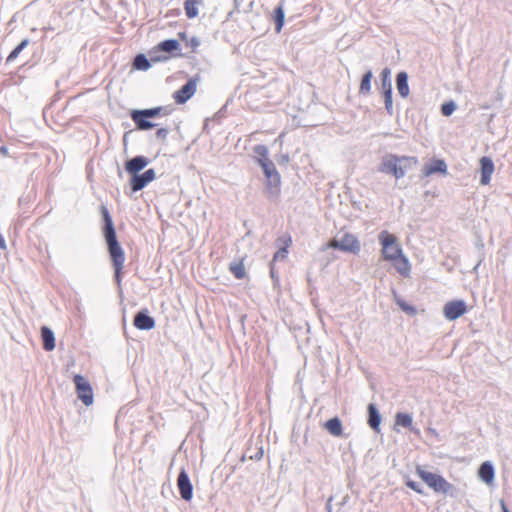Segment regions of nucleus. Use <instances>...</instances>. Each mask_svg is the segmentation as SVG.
Instances as JSON below:
<instances>
[{"label": "nucleus", "mask_w": 512, "mask_h": 512, "mask_svg": "<svg viewBox=\"0 0 512 512\" xmlns=\"http://www.w3.org/2000/svg\"><path fill=\"white\" fill-rule=\"evenodd\" d=\"M324 427L335 437H340L343 434L342 422L338 417H333L326 421Z\"/></svg>", "instance_id": "nucleus-24"}, {"label": "nucleus", "mask_w": 512, "mask_h": 512, "mask_svg": "<svg viewBox=\"0 0 512 512\" xmlns=\"http://www.w3.org/2000/svg\"><path fill=\"white\" fill-rule=\"evenodd\" d=\"M406 485L414 490L415 492L419 493V494H422L423 493V490H422V487L421 485L418 483V482H415V481H412V480H409L407 481Z\"/></svg>", "instance_id": "nucleus-38"}, {"label": "nucleus", "mask_w": 512, "mask_h": 512, "mask_svg": "<svg viewBox=\"0 0 512 512\" xmlns=\"http://www.w3.org/2000/svg\"><path fill=\"white\" fill-rule=\"evenodd\" d=\"M392 262L394 263V267L399 274L405 277L409 275L411 266L408 258L403 253L402 256H399V258H397V261Z\"/></svg>", "instance_id": "nucleus-25"}, {"label": "nucleus", "mask_w": 512, "mask_h": 512, "mask_svg": "<svg viewBox=\"0 0 512 512\" xmlns=\"http://www.w3.org/2000/svg\"><path fill=\"white\" fill-rule=\"evenodd\" d=\"M134 326L139 330H151L155 326V320L146 309L138 311L133 320Z\"/></svg>", "instance_id": "nucleus-13"}, {"label": "nucleus", "mask_w": 512, "mask_h": 512, "mask_svg": "<svg viewBox=\"0 0 512 512\" xmlns=\"http://www.w3.org/2000/svg\"><path fill=\"white\" fill-rule=\"evenodd\" d=\"M417 474L435 492L446 494L452 488V485L441 475L426 471L420 467L417 468Z\"/></svg>", "instance_id": "nucleus-7"}, {"label": "nucleus", "mask_w": 512, "mask_h": 512, "mask_svg": "<svg viewBox=\"0 0 512 512\" xmlns=\"http://www.w3.org/2000/svg\"><path fill=\"white\" fill-rule=\"evenodd\" d=\"M378 240L382 245V255L385 260L397 261L399 256H402V248L397 243L395 235L383 230L378 235Z\"/></svg>", "instance_id": "nucleus-4"}, {"label": "nucleus", "mask_w": 512, "mask_h": 512, "mask_svg": "<svg viewBox=\"0 0 512 512\" xmlns=\"http://www.w3.org/2000/svg\"><path fill=\"white\" fill-rule=\"evenodd\" d=\"M494 169L495 166L490 157L484 156L480 159V183L482 185H488L490 183Z\"/></svg>", "instance_id": "nucleus-14"}, {"label": "nucleus", "mask_w": 512, "mask_h": 512, "mask_svg": "<svg viewBox=\"0 0 512 512\" xmlns=\"http://www.w3.org/2000/svg\"><path fill=\"white\" fill-rule=\"evenodd\" d=\"M282 160H283V161H288V160H289V157H288L287 155H285V156H283V157H282Z\"/></svg>", "instance_id": "nucleus-47"}, {"label": "nucleus", "mask_w": 512, "mask_h": 512, "mask_svg": "<svg viewBox=\"0 0 512 512\" xmlns=\"http://www.w3.org/2000/svg\"><path fill=\"white\" fill-rule=\"evenodd\" d=\"M270 273H271V277H272V278H274V277H275V272H274L273 267H271V269H270Z\"/></svg>", "instance_id": "nucleus-46"}, {"label": "nucleus", "mask_w": 512, "mask_h": 512, "mask_svg": "<svg viewBox=\"0 0 512 512\" xmlns=\"http://www.w3.org/2000/svg\"><path fill=\"white\" fill-rule=\"evenodd\" d=\"M277 243L283 245L278 249V251L273 256V261L283 260L288 255V247L292 243L290 236H281L277 239Z\"/></svg>", "instance_id": "nucleus-22"}, {"label": "nucleus", "mask_w": 512, "mask_h": 512, "mask_svg": "<svg viewBox=\"0 0 512 512\" xmlns=\"http://www.w3.org/2000/svg\"><path fill=\"white\" fill-rule=\"evenodd\" d=\"M41 338H42V344L43 348L46 351H52L55 348V336L53 331L47 327L43 326L41 327Z\"/></svg>", "instance_id": "nucleus-21"}, {"label": "nucleus", "mask_w": 512, "mask_h": 512, "mask_svg": "<svg viewBox=\"0 0 512 512\" xmlns=\"http://www.w3.org/2000/svg\"><path fill=\"white\" fill-rule=\"evenodd\" d=\"M373 78V73L371 70H368L361 79L359 93L362 95H368L371 92V81Z\"/></svg>", "instance_id": "nucleus-29"}, {"label": "nucleus", "mask_w": 512, "mask_h": 512, "mask_svg": "<svg viewBox=\"0 0 512 512\" xmlns=\"http://www.w3.org/2000/svg\"><path fill=\"white\" fill-rule=\"evenodd\" d=\"M187 45L190 46L192 50H195L200 45V41L197 37H192L187 42Z\"/></svg>", "instance_id": "nucleus-40"}, {"label": "nucleus", "mask_w": 512, "mask_h": 512, "mask_svg": "<svg viewBox=\"0 0 512 512\" xmlns=\"http://www.w3.org/2000/svg\"><path fill=\"white\" fill-rule=\"evenodd\" d=\"M396 88L399 95L402 98H407L410 93L408 84V74L405 71H401L396 75Z\"/></svg>", "instance_id": "nucleus-19"}, {"label": "nucleus", "mask_w": 512, "mask_h": 512, "mask_svg": "<svg viewBox=\"0 0 512 512\" xmlns=\"http://www.w3.org/2000/svg\"><path fill=\"white\" fill-rule=\"evenodd\" d=\"M5 248H6L5 240H4L3 236L0 234V249H5Z\"/></svg>", "instance_id": "nucleus-44"}, {"label": "nucleus", "mask_w": 512, "mask_h": 512, "mask_svg": "<svg viewBox=\"0 0 512 512\" xmlns=\"http://www.w3.org/2000/svg\"><path fill=\"white\" fill-rule=\"evenodd\" d=\"M395 423L404 428H412L413 418L408 413L399 412L396 414Z\"/></svg>", "instance_id": "nucleus-31"}, {"label": "nucleus", "mask_w": 512, "mask_h": 512, "mask_svg": "<svg viewBox=\"0 0 512 512\" xmlns=\"http://www.w3.org/2000/svg\"><path fill=\"white\" fill-rule=\"evenodd\" d=\"M169 134V129L167 128H159L156 133H155V136L157 139L159 140H166L167 136Z\"/></svg>", "instance_id": "nucleus-37"}, {"label": "nucleus", "mask_w": 512, "mask_h": 512, "mask_svg": "<svg viewBox=\"0 0 512 512\" xmlns=\"http://www.w3.org/2000/svg\"><path fill=\"white\" fill-rule=\"evenodd\" d=\"M284 1L282 0L280 4L274 9V22L276 26V31L280 32L285 21V12H284Z\"/></svg>", "instance_id": "nucleus-26"}, {"label": "nucleus", "mask_w": 512, "mask_h": 512, "mask_svg": "<svg viewBox=\"0 0 512 512\" xmlns=\"http://www.w3.org/2000/svg\"><path fill=\"white\" fill-rule=\"evenodd\" d=\"M149 182L144 178V174H135L131 176L130 186L133 192L142 190Z\"/></svg>", "instance_id": "nucleus-28"}, {"label": "nucleus", "mask_w": 512, "mask_h": 512, "mask_svg": "<svg viewBox=\"0 0 512 512\" xmlns=\"http://www.w3.org/2000/svg\"><path fill=\"white\" fill-rule=\"evenodd\" d=\"M467 311V305L463 300H453L447 302L443 308V314L446 319L452 321L456 320Z\"/></svg>", "instance_id": "nucleus-10"}, {"label": "nucleus", "mask_w": 512, "mask_h": 512, "mask_svg": "<svg viewBox=\"0 0 512 512\" xmlns=\"http://www.w3.org/2000/svg\"><path fill=\"white\" fill-rule=\"evenodd\" d=\"M127 135H128V133H125V135H124V141H126Z\"/></svg>", "instance_id": "nucleus-48"}, {"label": "nucleus", "mask_w": 512, "mask_h": 512, "mask_svg": "<svg viewBox=\"0 0 512 512\" xmlns=\"http://www.w3.org/2000/svg\"><path fill=\"white\" fill-rule=\"evenodd\" d=\"M327 248L357 254L361 250V245L359 240L353 234L345 233L340 238L335 237L331 239L327 244Z\"/></svg>", "instance_id": "nucleus-6"}, {"label": "nucleus", "mask_w": 512, "mask_h": 512, "mask_svg": "<svg viewBox=\"0 0 512 512\" xmlns=\"http://www.w3.org/2000/svg\"><path fill=\"white\" fill-rule=\"evenodd\" d=\"M100 213L103 221V235L104 238H111L116 235L114 223L108 208L105 205L100 206Z\"/></svg>", "instance_id": "nucleus-15"}, {"label": "nucleus", "mask_w": 512, "mask_h": 512, "mask_svg": "<svg viewBox=\"0 0 512 512\" xmlns=\"http://www.w3.org/2000/svg\"><path fill=\"white\" fill-rule=\"evenodd\" d=\"M398 306L401 308V310L403 312H405L406 314L408 315H415L416 314V308L408 303H406L405 301H403L402 299L398 298L396 300Z\"/></svg>", "instance_id": "nucleus-36"}, {"label": "nucleus", "mask_w": 512, "mask_h": 512, "mask_svg": "<svg viewBox=\"0 0 512 512\" xmlns=\"http://www.w3.org/2000/svg\"><path fill=\"white\" fill-rule=\"evenodd\" d=\"M368 411V425L374 431H379L381 424V415L375 404L370 403L367 407Z\"/></svg>", "instance_id": "nucleus-20"}, {"label": "nucleus", "mask_w": 512, "mask_h": 512, "mask_svg": "<svg viewBox=\"0 0 512 512\" xmlns=\"http://www.w3.org/2000/svg\"><path fill=\"white\" fill-rule=\"evenodd\" d=\"M478 476L486 484H492L495 479L494 466L490 461L483 462L478 469Z\"/></svg>", "instance_id": "nucleus-17"}, {"label": "nucleus", "mask_w": 512, "mask_h": 512, "mask_svg": "<svg viewBox=\"0 0 512 512\" xmlns=\"http://www.w3.org/2000/svg\"><path fill=\"white\" fill-rule=\"evenodd\" d=\"M29 39L28 38H25L23 39L11 52L10 54L8 55L7 59H6V62L9 63V62H12L14 61L18 56L19 54L28 46L29 44Z\"/></svg>", "instance_id": "nucleus-32"}, {"label": "nucleus", "mask_w": 512, "mask_h": 512, "mask_svg": "<svg viewBox=\"0 0 512 512\" xmlns=\"http://www.w3.org/2000/svg\"><path fill=\"white\" fill-rule=\"evenodd\" d=\"M333 500V497H329V499L327 500V503H326V512H332V505H331V502Z\"/></svg>", "instance_id": "nucleus-41"}, {"label": "nucleus", "mask_w": 512, "mask_h": 512, "mask_svg": "<svg viewBox=\"0 0 512 512\" xmlns=\"http://www.w3.org/2000/svg\"><path fill=\"white\" fill-rule=\"evenodd\" d=\"M77 396L84 405L90 406L94 401L92 387L89 381L82 375L76 374L73 378Z\"/></svg>", "instance_id": "nucleus-8"}, {"label": "nucleus", "mask_w": 512, "mask_h": 512, "mask_svg": "<svg viewBox=\"0 0 512 512\" xmlns=\"http://www.w3.org/2000/svg\"><path fill=\"white\" fill-rule=\"evenodd\" d=\"M0 152L3 153V154H6L7 153V148L6 147H1L0 148Z\"/></svg>", "instance_id": "nucleus-45"}, {"label": "nucleus", "mask_w": 512, "mask_h": 512, "mask_svg": "<svg viewBox=\"0 0 512 512\" xmlns=\"http://www.w3.org/2000/svg\"><path fill=\"white\" fill-rule=\"evenodd\" d=\"M456 103L454 101H447L441 105V113L444 116H450L456 110Z\"/></svg>", "instance_id": "nucleus-35"}, {"label": "nucleus", "mask_w": 512, "mask_h": 512, "mask_svg": "<svg viewBox=\"0 0 512 512\" xmlns=\"http://www.w3.org/2000/svg\"><path fill=\"white\" fill-rule=\"evenodd\" d=\"M203 0H185L184 9L186 16L189 19H193L198 15L197 5L201 4Z\"/></svg>", "instance_id": "nucleus-30"}, {"label": "nucleus", "mask_w": 512, "mask_h": 512, "mask_svg": "<svg viewBox=\"0 0 512 512\" xmlns=\"http://www.w3.org/2000/svg\"><path fill=\"white\" fill-rule=\"evenodd\" d=\"M418 160L416 157L411 156H398L395 154H386L382 157L378 166V171L392 175L395 179L403 178L407 171L416 166Z\"/></svg>", "instance_id": "nucleus-2"}, {"label": "nucleus", "mask_w": 512, "mask_h": 512, "mask_svg": "<svg viewBox=\"0 0 512 512\" xmlns=\"http://www.w3.org/2000/svg\"><path fill=\"white\" fill-rule=\"evenodd\" d=\"M500 506H501L502 512H510V510L508 509V507L503 499L500 500Z\"/></svg>", "instance_id": "nucleus-42"}, {"label": "nucleus", "mask_w": 512, "mask_h": 512, "mask_svg": "<svg viewBox=\"0 0 512 512\" xmlns=\"http://www.w3.org/2000/svg\"><path fill=\"white\" fill-rule=\"evenodd\" d=\"M254 153L266 177L267 190L271 197H276L280 191L281 178L274 163L268 157V148L265 145H256L254 147Z\"/></svg>", "instance_id": "nucleus-1"}, {"label": "nucleus", "mask_w": 512, "mask_h": 512, "mask_svg": "<svg viewBox=\"0 0 512 512\" xmlns=\"http://www.w3.org/2000/svg\"><path fill=\"white\" fill-rule=\"evenodd\" d=\"M108 252L110 258L112 260L113 268L115 271V278L119 282L120 281V272L123 268V264L125 261L124 251L117 240V236L111 238H105Z\"/></svg>", "instance_id": "nucleus-5"}, {"label": "nucleus", "mask_w": 512, "mask_h": 512, "mask_svg": "<svg viewBox=\"0 0 512 512\" xmlns=\"http://www.w3.org/2000/svg\"><path fill=\"white\" fill-rule=\"evenodd\" d=\"M156 50L158 52H165L168 54H173L177 51H180V43L176 39H166L161 41L157 46Z\"/></svg>", "instance_id": "nucleus-23"}, {"label": "nucleus", "mask_w": 512, "mask_h": 512, "mask_svg": "<svg viewBox=\"0 0 512 512\" xmlns=\"http://www.w3.org/2000/svg\"><path fill=\"white\" fill-rule=\"evenodd\" d=\"M262 456H263V450H262V449H260V450L255 454V456H252L251 458H254V459H256V460H260V459L262 458Z\"/></svg>", "instance_id": "nucleus-43"}, {"label": "nucleus", "mask_w": 512, "mask_h": 512, "mask_svg": "<svg viewBox=\"0 0 512 512\" xmlns=\"http://www.w3.org/2000/svg\"><path fill=\"white\" fill-rule=\"evenodd\" d=\"M168 56H155L150 53V60L144 54H137L133 60V68L140 71H146L150 68L151 62H159L168 60Z\"/></svg>", "instance_id": "nucleus-12"}, {"label": "nucleus", "mask_w": 512, "mask_h": 512, "mask_svg": "<svg viewBox=\"0 0 512 512\" xmlns=\"http://www.w3.org/2000/svg\"><path fill=\"white\" fill-rule=\"evenodd\" d=\"M382 94H383V97H384L385 109H386L387 113L390 116H392L393 113H394L393 99H392V89L391 90H387V91H382Z\"/></svg>", "instance_id": "nucleus-33"}, {"label": "nucleus", "mask_w": 512, "mask_h": 512, "mask_svg": "<svg viewBox=\"0 0 512 512\" xmlns=\"http://www.w3.org/2000/svg\"><path fill=\"white\" fill-rule=\"evenodd\" d=\"M198 76L190 78L179 90L175 91L173 98L177 104L186 103L196 92Z\"/></svg>", "instance_id": "nucleus-9"}, {"label": "nucleus", "mask_w": 512, "mask_h": 512, "mask_svg": "<svg viewBox=\"0 0 512 512\" xmlns=\"http://www.w3.org/2000/svg\"><path fill=\"white\" fill-rule=\"evenodd\" d=\"M435 173L443 175L447 174V165L442 159H434L431 164L425 165L423 168L424 176H430Z\"/></svg>", "instance_id": "nucleus-18"}, {"label": "nucleus", "mask_w": 512, "mask_h": 512, "mask_svg": "<svg viewBox=\"0 0 512 512\" xmlns=\"http://www.w3.org/2000/svg\"><path fill=\"white\" fill-rule=\"evenodd\" d=\"M143 174L144 178H146L149 183L152 182L156 176L154 169H148Z\"/></svg>", "instance_id": "nucleus-39"}, {"label": "nucleus", "mask_w": 512, "mask_h": 512, "mask_svg": "<svg viewBox=\"0 0 512 512\" xmlns=\"http://www.w3.org/2000/svg\"><path fill=\"white\" fill-rule=\"evenodd\" d=\"M162 113L165 115L168 114L167 108L158 106L147 109L132 110L130 112V117L138 130L146 131L157 126V124L150 121V119L155 118Z\"/></svg>", "instance_id": "nucleus-3"}, {"label": "nucleus", "mask_w": 512, "mask_h": 512, "mask_svg": "<svg viewBox=\"0 0 512 512\" xmlns=\"http://www.w3.org/2000/svg\"><path fill=\"white\" fill-rule=\"evenodd\" d=\"M378 88L381 92L392 89L391 70L388 67L384 68L380 74V83Z\"/></svg>", "instance_id": "nucleus-27"}, {"label": "nucleus", "mask_w": 512, "mask_h": 512, "mask_svg": "<svg viewBox=\"0 0 512 512\" xmlns=\"http://www.w3.org/2000/svg\"><path fill=\"white\" fill-rule=\"evenodd\" d=\"M230 271L237 279H242L245 276V269L242 262H235L230 264Z\"/></svg>", "instance_id": "nucleus-34"}, {"label": "nucleus", "mask_w": 512, "mask_h": 512, "mask_svg": "<svg viewBox=\"0 0 512 512\" xmlns=\"http://www.w3.org/2000/svg\"><path fill=\"white\" fill-rule=\"evenodd\" d=\"M148 159L145 156H135L125 162V170L132 176L138 174L148 165Z\"/></svg>", "instance_id": "nucleus-16"}, {"label": "nucleus", "mask_w": 512, "mask_h": 512, "mask_svg": "<svg viewBox=\"0 0 512 512\" xmlns=\"http://www.w3.org/2000/svg\"><path fill=\"white\" fill-rule=\"evenodd\" d=\"M177 488L179 490L180 496L185 501H190L193 496V485L190 481V478L185 470V468H181L178 477H177Z\"/></svg>", "instance_id": "nucleus-11"}]
</instances>
